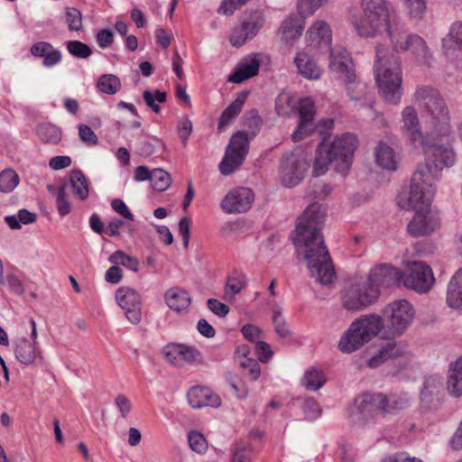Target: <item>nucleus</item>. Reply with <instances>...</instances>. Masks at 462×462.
<instances>
[{
    "label": "nucleus",
    "instance_id": "30",
    "mask_svg": "<svg viewBox=\"0 0 462 462\" xmlns=\"http://www.w3.org/2000/svg\"><path fill=\"white\" fill-rule=\"evenodd\" d=\"M164 300L167 306L175 312L187 310L191 304V296L180 287H172L166 291Z\"/></svg>",
    "mask_w": 462,
    "mask_h": 462
},
{
    "label": "nucleus",
    "instance_id": "57",
    "mask_svg": "<svg viewBox=\"0 0 462 462\" xmlns=\"http://www.w3.org/2000/svg\"><path fill=\"white\" fill-rule=\"evenodd\" d=\"M230 462H252L250 447L243 443H236L232 449Z\"/></svg>",
    "mask_w": 462,
    "mask_h": 462
},
{
    "label": "nucleus",
    "instance_id": "49",
    "mask_svg": "<svg viewBox=\"0 0 462 462\" xmlns=\"http://www.w3.org/2000/svg\"><path fill=\"white\" fill-rule=\"evenodd\" d=\"M20 178L13 169H5L0 172V191L9 193L19 184Z\"/></svg>",
    "mask_w": 462,
    "mask_h": 462
},
{
    "label": "nucleus",
    "instance_id": "6",
    "mask_svg": "<svg viewBox=\"0 0 462 462\" xmlns=\"http://www.w3.org/2000/svg\"><path fill=\"white\" fill-rule=\"evenodd\" d=\"M436 135H433L435 137ZM431 135L428 134L422 142L425 155V165L420 168L426 174L428 181L436 180L444 168L452 167L456 162V152L449 143L431 142Z\"/></svg>",
    "mask_w": 462,
    "mask_h": 462
},
{
    "label": "nucleus",
    "instance_id": "1",
    "mask_svg": "<svg viewBox=\"0 0 462 462\" xmlns=\"http://www.w3.org/2000/svg\"><path fill=\"white\" fill-rule=\"evenodd\" d=\"M325 217L320 204H310L299 217L292 239L298 254L307 262L311 277L327 285L333 282L336 273L321 234Z\"/></svg>",
    "mask_w": 462,
    "mask_h": 462
},
{
    "label": "nucleus",
    "instance_id": "22",
    "mask_svg": "<svg viewBox=\"0 0 462 462\" xmlns=\"http://www.w3.org/2000/svg\"><path fill=\"white\" fill-rule=\"evenodd\" d=\"M187 399L193 409L218 408L221 405L220 397L213 393L211 389L204 386L191 387L187 393Z\"/></svg>",
    "mask_w": 462,
    "mask_h": 462
},
{
    "label": "nucleus",
    "instance_id": "36",
    "mask_svg": "<svg viewBox=\"0 0 462 462\" xmlns=\"http://www.w3.org/2000/svg\"><path fill=\"white\" fill-rule=\"evenodd\" d=\"M402 116L403 128L409 134L411 140L414 143L417 141L421 143L425 138H423L420 131L416 109L413 106H406L402 112Z\"/></svg>",
    "mask_w": 462,
    "mask_h": 462
},
{
    "label": "nucleus",
    "instance_id": "24",
    "mask_svg": "<svg viewBox=\"0 0 462 462\" xmlns=\"http://www.w3.org/2000/svg\"><path fill=\"white\" fill-rule=\"evenodd\" d=\"M442 51L449 59H462V22L454 23L442 39Z\"/></svg>",
    "mask_w": 462,
    "mask_h": 462
},
{
    "label": "nucleus",
    "instance_id": "34",
    "mask_svg": "<svg viewBox=\"0 0 462 462\" xmlns=\"http://www.w3.org/2000/svg\"><path fill=\"white\" fill-rule=\"evenodd\" d=\"M31 53L37 58H43L42 64L45 67H52L61 60V53L59 50L47 42H39L31 47Z\"/></svg>",
    "mask_w": 462,
    "mask_h": 462
},
{
    "label": "nucleus",
    "instance_id": "11",
    "mask_svg": "<svg viewBox=\"0 0 462 462\" xmlns=\"http://www.w3.org/2000/svg\"><path fill=\"white\" fill-rule=\"evenodd\" d=\"M380 295V290L368 280L353 284L344 298V307L350 310H363L374 304Z\"/></svg>",
    "mask_w": 462,
    "mask_h": 462
},
{
    "label": "nucleus",
    "instance_id": "45",
    "mask_svg": "<svg viewBox=\"0 0 462 462\" xmlns=\"http://www.w3.org/2000/svg\"><path fill=\"white\" fill-rule=\"evenodd\" d=\"M326 383V377L322 370L312 366L309 368L302 379L303 386L309 391H317Z\"/></svg>",
    "mask_w": 462,
    "mask_h": 462
},
{
    "label": "nucleus",
    "instance_id": "9",
    "mask_svg": "<svg viewBox=\"0 0 462 462\" xmlns=\"http://www.w3.org/2000/svg\"><path fill=\"white\" fill-rule=\"evenodd\" d=\"M310 168V161L302 148H296L283 155L281 162V180L288 188L297 186Z\"/></svg>",
    "mask_w": 462,
    "mask_h": 462
},
{
    "label": "nucleus",
    "instance_id": "10",
    "mask_svg": "<svg viewBox=\"0 0 462 462\" xmlns=\"http://www.w3.org/2000/svg\"><path fill=\"white\" fill-rule=\"evenodd\" d=\"M249 150V137L245 131H237L229 141L225 156L219 163L223 175H230L244 162Z\"/></svg>",
    "mask_w": 462,
    "mask_h": 462
},
{
    "label": "nucleus",
    "instance_id": "31",
    "mask_svg": "<svg viewBox=\"0 0 462 462\" xmlns=\"http://www.w3.org/2000/svg\"><path fill=\"white\" fill-rule=\"evenodd\" d=\"M14 353L17 360L27 365L33 364L37 359H42L40 346L24 337L15 344Z\"/></svg>",
    "mask_w": 462,
    "mask_h": 462
},
{
    "label": "nucleus",
    "instance_id": "20",
    "mask_svg": "<svg viewBox=\"0 0 462 462\" xmlns=\"http://www.w3.org/2000/svg\"><path fill=\"white\" fill-rule=\"evenodd\" d=\"M367 280L378 289L381 286H400L402 282V272L390 264L382 263L370 271Z\"/></svg>",
    "mask_w": 462,
    "mask_h": 462
},
{
    "label": "nucleus",
    "instance_id": "42",
    "mask_svg": "<svg viewBox=\"0 0 462 462\" xmlns=\"http://www.w3.org/2000/svg\"><path fill=\"white\" fill-rule=\"evenodd\" d=\"M310 44L314 46L321 43L329 44L331 42V31L327 23L319 21L312 24L308 30Z\"/></svg>",
    "mask_w": 462,
    "mask_h": 462
},
{
    "label": "nucleus",
    "instance_id": "28",
    "mask_svg": "<svg viewBox=\"0 0 462 462\" xmlns=\"http://www.w3.org/2000/svg\"><path fill=\"white\" fill-rule=\"evenodd\" d=\"M165 356L173 363L178 357H182L187 363L201 362V353L193 346L173 343L168 345L164 350Z\"/></svg>",
    "mask_w": 462,
    "mask_h": 462
},
{
    "label": "nucleus",
    "instance_id": "47",
    "mask_svg": "<svg viewBox=\"0 0 462 462\" xmlns=\"http://www.w3.org/2000/svg\"><path fill=\"white\" fill-rule=\"evenodd\" d=\"M37 134L42 142L47 143H57L61 138L60 130L51 124H42L38 125Z\"/></svg>",
    "mask_w": 462,
    "mask_h": 462
},
{
    "label": "nucleus",
    "instance_id": "3",
    "mask_svg": "<svg viewBox=\"0 0 462 462\" xmlns=\"http://www.w3.org/2000/svg\"><path fill=\"white\" fill-rule=\"evenodd\" d=\"M414 101L426 116L430 134L445 137L450 133V117L446 102L438 89L430 86H419Z\"/></svg>",
    "mask_w": 462,
    "mask_h": 462
},
{
    "label": "nucleus",
    "instance_id": "15",
    "mask_svg": "<svg viewBox=\"0 0 462 462\" xmlns=\"http://www.w3.org/2000/svg\"><path fill=\"white\" fill-rule=\"evenodd\" d=\"M116 300L125 310V318L133 324L142 319V297L134 289L122 286L116 291Z\"/></svg>",
    "mask_w": 462,
    "mask_h": 462
},
{
    "label": "nucleus",
    "instance_id": "53",
    "mask_svg": "<svg viewBox=\"0 0 462 462\" xmlns=\"http://www.w3.org/2000/svg\"><path fill=\"white\" fill-rule=\"evenodd\" d=\"M108 260L110 263H113L115 264H121L134 273L138 272V260L135 257L126 254L125 252L121 250H117L114 254H112L109 256Z\"/></svg>",
    "mask_w": 462,
    "mask_h": 462
},
{
    "label": "nucleus",
    "instance_id": "41",
    "mask_svg": "<svg viewBox=\"0 0 462 462\" xmlns=\"http://www.w3.org/2000/svg\"><path fill=\"white\" fill-rule=\"evenodd\" d=\"M448 390L455 397L462 395V357L450 364Z\"/></svg>",
    "mask_w": 462,
    "mask_h": 462
},
{
    "label": "nucleus",
    "instance_id": "23",
    "mask_svg": "<svg viewBox=\"0 0 462 462\" xmlns=\"http://www.w3.org/2000/svg\"><path fill=\"white\" fill-rule=\"evenodd\" d=\"M386 32L393 51L405 52L409 51L411 37L415 33H410L403 23L393 20V23L388 24Z\"/></svg>",
    "mask_w": 462,
    "mask_h": 462
},
{
    "label": "nucleus",
    "instance_id": "26",
    "mask_svg": "<svg viewBox=\"0 0 462 462\" xmlns=\"http://www.w3.org/2000/svg\"><path fill=\"white\" fill-rule=\"evenodd\" d=\"M377 403L380 407V412L383 415L395 414L409 406V398L406 394H383L376 393Z\"/></svg>",
    "mask_w": 462,
    "mask_h": 462
},
{
    "label": "nucleus",
    "instance_id": "46",
    "mask_svg": "<svg viewBox=\"0 0 462 462\" xmlns=\"http://www.w3.org/2000/svg\"><path fill=\"white\" fill-rule=\"evenodd\" d=\"M37 215L30 212L27 209H20L17 216H6L5 222L11 229H20L21 224L29 225L36 221Z\"/></svg>",
    "mask_w": 462,
    "mask_h": 462
},
{
    "label": "nucleus",
    "instance_id": "37",
    "mask_svg": "<svg viewBox=\"0 0 462 462\" xmlns=\"http://www.w3.org/2000/svg\"><path fill=\"white\" fill-rule=\"evenodd\" d=\"M375 162L383 169L395 171L397 156L393 149L383 142H379L374 150Z\"/></svg>",
    "mask_w": 462,
    "mask_h": 462
},
{
    "label": "nucleus",
    "instance_id": "62",
    "mask_svg": "<svg viewBox=\"0 0 462 462\" xmlns=\"http://www.w3.org/2000/svg\"><path fill=\"white\" fill-rule=\"evenodd\" d=\"M177 131L179 137L181 140L183 146L185 147L188 143L189 137L192 132V123L187 118L183 117L178 121Z\"/></svg>",
    "mask_w": 462,
    "mask_h": 462
},
{
    "label": "nucleus",
    "instance_id": "59",
    "mask_svg": "<svg viewBox=\"0 0 462 462\" xmlns=\"http://www.w3.org/2000/svg\"><path fill=\"white\" fill-rule=\"evenodd\" d=\"M190 448L197 453H204L208 449V441L203 434L192 430L188 436Z\"/></svg>",
    "mask_w": 462,
    "mask_h": 462
},
{
    "label": "nucleus",
    "instance_id": "2",
    "mask_svg": "<svg viewBox=\"0 0 462 462\" xmlns=\"http://www.w3.org/2000/svg\"><path fill=\"white\" fill-rule=\"evenodd\" d=\"M358 141L355 134L345 133L336 137L333 142L321 143L317 149L313 165V176L324 174L328 165L335 163L337 171L345 174L351 167L353 154L357 148Z\"/></svg>",
    "mask_w": 462,
    "mask_h": 462
},
{
    "label": "nucleus",
    "instance_id": "33",
    "mask_svg": "<svg viewBox=\"0 0 462 462\" xmlns=\"http://www.w3.org/2000/svg\"><path fill=\"white\" fill-rule=\"evenodd\" d=\"M298 72L307 79H319L322 69L316 61L306 52H298L294 58Z\"/></svg>",
    "mask_w": 462,
    "mask_h": 462
},
{
    "label": "nucleus",
    "instance_id": "39",
    "mask_svg": "<svg viewBox=\"0 0 462 462\" xmlns=\"http://www.w3.org/2000/svg\"><path fill=\"white\" fill-rule=\"evenodd\" d=\"M447 304L451 309L462 308V269L458 270L449 282Z\"/></svg>",
    "mask_w": 462,
    "mask_h": 462
},
{
    "label": "nucleus",
    "instance_id": "4",
    "mask_svg": "<svg viewBox=\"0 0 462 462\" xmlns=\"http://www.w3.org/2000/svg\"><path fill=\"white\" fill-rule=\"evenodd\" d=\"M385 50L376 48L374 63L375 79L384 100L392 105L400 103L402 96V78L399 59L384 60Z\"/></svg>",
    "mask_w": 462,
    "mask_h": 462
},
{
    "label": "nucleus",
    "instance_id": "12",
    "mask_svg": "<svg viewBox=\"0 0 462 462\" xmlns=\"http://www.w3.org/2000/svg\"><path fill=\"white\" fill-rule=\"evenodd\" d=\"M379 414L376 393H363L354 400L350 417L355 423L361 426L374 423Z\"/></svg>",
    "mask_w": 462,
    "mask_h": 462
},
{
    "label": "nucleus",
    "instance_id": "7",
    "mask_svg": "<svg viewBox=\"0 0 462 462\" xmlns=\"http://www.w3.org/2000/svg\"><path fill=\"white\" fill-rule=\"evenodd\" d=\"M426 174L421 170L414 171L410 191L398 197V205L405 210H427L430 208L435 195V180L428 181Z\"/></svg>",
    "mask_w": 462,
    "mask_h": 462
},
{
    "label": "nucleus",
    "instance_id": "29",
    "mask_svg": "<svg viewBox=\"0 0 462 462\" xmlns=\"http://www.w3.org/2000/svg\"><path fill=\"white\" fill-rule=\"evenodd\" d=\"M365 343H368V340L359 331L358 327L352 322L349 328L342 335L338 342V349L343 353L349 354L356 351Z\"/></svg>",
    "mask_w": 462,
    "mask_h": 462
},
{
    "label": "nucleus",
    "instance_id": "58",
    "mask_svg": "<svg viewBox=\"0 0 462 462\" xmlns=\"http://www.w3.org/2000/svg\"><path fill=\"white\" fill-rule=\"evenodd\" d=\"M273 323L274 329L280 337L285 338L290 336V329L288 328L287 323L282 316V309L277 308L273 310Z\"/></svg>",
    "mask_w": 462,
    "mask_h": 462
},
{
    "label": "nucleus",
    "instance_id": "38",
    "mask_svg": "<svg viewBox=\"0 0 462 462\" xmlns=\"http://www.w3.org/2000/svg\"><path fill=\"white\" fill-rule=\"evenodd\" d=\"M409 51L420 64L430 66L433 59L432 53L422 37L414 34L409 46Z\"/></svg>",
    "mask_w": 462,
    "mask_h": 462
},
{
    "label": "nucleus",
    "instance_id": "60",
    "mask_svg": "<svg viewBox=\"0 0 462 462\" xmlns=\"http://www.w3.org/2000/svg\"><path fill=\"white\" fill-rule=\"evenodd\" d=\"M293 107L292 97L289 93H281L275 100V109L279 116H287Z\"/></svg>",
    "mask_w": 462,
    "mask_h": 462
},
{
    "label": "nucleus",
    "instance_id": "51",
    "mask_svg": "<svg viewBox=\"0 0 462 462\" xmlns=\"http://www.w3.org/2000/svg\"><path fill=\"white\" fill-rule=\"evenodd\" d=\"M245 285L246 279L244 274L229 277L225 287V299L231 300L238 294Z\"/></svg>",
    "mask_w": 462,
    "mask_h": 462
},
{
    "label": "nucleus",
    "instance_id": "48",
    "mask_svg": "<svg viewBox=\"0 0 462 462\" xmlns=\"http://www.w3.org/2000/svg\"><path fill=\"white\" fill-rule=\"evenodd\" d=\"M171 183V178L170 173L162 168H156L152 170L151 185L152 188L159 192L165 191Z\"/></svg>",
    "mask_w": 462,
    "mask_h": 462
},
{
    "label": "nucleus",
    "instance_id": "8",
    "mask_svg": "<svg viewBox=\"0 0 462 462\" xmlns=\"http://www.w3.org/2000/svg\"><path fill=\"white\" fill-rule=\"evenodd\" d=\"M415 310L406 300H397L389 303L383 310L386 331L390 337L402 335L410 327Z\"/></svg>",
    "mask_w": 462,
    "mask_h": 462
},
{
    "label": "nucleus",
    "instance_id": "63",
    "mask_svg": "<svg viewBox=\"0 0 462 462\" xmlns=\"http://www.w3.org/2000/svg\"><path fill=\"white\" fill-rule=\"evenodd\" d=\"M302 408L306 418L309 420H315L321 413V409L319 403L313 398L305 399L302 404Z\"/></svg>",
    "mask_w": 462,
    "mask_h": 462
},
{
    "label": "nucleus",
    "instance_id": "14",
    "mask_svg": "<svg viewBox=\"0 0 462 462\" xmlns=\"http://www.w3.org/2000/svg\"><path fill=\"white\" fill-rule=\"evenodd\" d=\"M329 69L344 83H353L356 79V66L352 57L343 46H335L330 50Z\"/></svg>",
    "mask_w": 462,
    "mask_h": 462
},
{
    "label": "nucleus",
    "instance_id": "21",
    "mask_svg": "<svg viewBox=\"0 0 462 462\" xmlns=\"http://www.w3.org/2000/svg\"><path fill=\"white\" fill-rule=\"evenodd\" d=\"M359 331H361L368 342L374 337L382 335L383 337L388 336L383 317L375 314L364 315L353 321Z\"/></svg>",
    "mask_w": 462,
    "mask_h": 462
},
{
    "label": "nucleus",
    "instance_id": "25",
    "mask_svg": "<svg viewBox=\"0 0 462 462\" xmlns=\"http://www.w3.org/2000/svg\"><path fill=\"white\" fill-rule=\"evenodd\" d=\"M345 84L347 96L355 103V106L359 108L374 107L375 103L374 96L365 82L355 80L353 83Z\"/></svg>",
    "mask_w": 462,
    "mask_h": 462
},
{
    "label": "nucleus",
    "instance_id": "54",
    "mask_svg": "<svg viewBox=\"0 0 462 462\" xmlns=\"http://www.w3.org/2000/svg\"><path fill=\"white\" fill-rule=\"evenodd\" d=\"M65 18L69 31L79 32L83 29L82 15L75 7L65 8Z\"/></svg>",
    "mask_w": 462,
    "mask_h": 462
},
{
    "label": "nucleus",
    "instance_id": "43",
    "mask_svg": "<svg viewBox=\"0 0 462 462\" xmlns=\"http://www.w3.org/2000/svg\"><path fill=\"white\" fill-rule=\"evenodd\" d=\"M70 186L74 195L80 200L88 197V185L84 173L80 170H73L69 173Z\"/></svg>",
    "mask_w": 462,
    "mask_h": 462
},
{
    "label": "nucleus",
    "instance_id": "40",
    "mask_svg": "<svg viewBox=\"0 0 462 462\" xmlns=\"http://www.w3.org/2000/svg\"><path fill=\"white\" fill-rule=\"evenodd\" d=\"M246 93H240L238 97L233 101L221 114L218 124L217 130L219 132L224 131L225 127L229 125L235 117H236L241 112L243 106L246 99Z\"/></svg>",
    "mask_w": 462,
    "mask_h": 462
},
{
    "label": "nucleus",
    "instance_id": "18",
    "mask_svg": "<svg viewBox=\"0 0 462 462\" xmlns=\"http://www.w3.org/2000/svg\"><path fill=\"white\" fill-rule=\"evenodd\" d=\"M300 123L291 134L293 142H299L308 136L313 130V119L316 115L315 104L312 98L304 97L299 101Z\"/></svg>",
    "mask_w": 462,
    "mask_h": 462
},
{
    "label": "nucleus",
    "instance_id": "13",
    "mask_svg": "<svg viewBox=\"0 0 462 462\" xmlns=\"http://www.w3.org/2000/svg\"><path fill=\"white\" fill-rule=\"evenodd\" d=\"M434 282L431 268L422 262H412L407 273H402V284L419 292H427Z\"/></svg>",
    "mask_w": 462,
    "mask_h": 462
},
{
    "label": "nucleus",
    "instance_id": "50",
    "mask_svg": "<svg viewBox=\"0 0 462 462\" xmlns=\"http://www.w3.org/2000/svg\"><path fill=\"white\" fill-rule=\"evenodd\" d=\"M411 19L420 21L427 10L426 0H402Z\"/></svg>",
    "mask_w": 462,
    "mask_h": 462
},
{
    "label": "nucleus",
    "instance_id": "56",
    "mask_svg": "<svg viewBox=\"0 0 462 462\" xmlns=\"http://www.w3.org/2000/svg\"><path fill=\"white\" fill-rule=\"evenodd\" d=\"M66 188V184H62L59 187L57 192L56 205L58 213L60 217H65L71 211V203L69 200Z\"/></svg>",
    "mask_w": 462,
    "mask_h": 462
},
{
    "label": "nucleus",
    "instance_id": "55",
    "mask_svg": "<svg viewBox=\"0 0 462 462\" xmlns=\"http://www.w3.org/2000/svg\"><path fill=\"white\" fill-rule=\"evenodd\" d=\"M66 46L69 53L79 59H87L92 54L91 48L79 41H68Z\"/></svg>",
    "mask_w": 462,
    "mask_h": 462
},
{
    "label": "nucleus",
    "instance_id": "17",
    "mask_svg": "<svg viewBox=\"0 0 462 462\" xmlns=\"http://www.w3.org/2000/svg\"><path fill=\"white\" fill-rule=\"evenodd\" d=\"M254 199L252 189L241 187L226 195L221 202V208L227 214L243 213L251 208Z\"/></svg>",
    "mask_w": 462,
    "mask_h": 462
},
{
    "label": "nucleus",
    "instance_id": "27",
    "mask_svg": "<svg viewBox=\"0 0 462 462\" xmlns=\"http://www.w3.org/2000/svg\"><path fill=\"white\" fill-rule=\"evenodd\" d=\"M407 354V347L404 345L396 342H388L379 349L376 355L370 358L368 365L370 367H377L386 360L404 357Z\"/></svg>",
    "mask_w": 462,
    "mask_h": 462
},
{
    "label": "nucleus",
    "instance_id": "52",
    "mask_svg": "<svg viewBox=\"0 0 462 462\" xmlns=\"http://www.w3.org/2000/svg\"><path fill=\"white\" fill-rule=\"evenodd\" d=\"M97 86L101 92L113 95L120 89L121 83L116 76L106 74L99 78Z\"/></svg>",
    "mask_w": 462,
    "mask_h": 462
},
{
    "label": "nucleus",
    "instance_id": "32",
    "mask_svg": "<svg viewBox=\"0 0 462 462\" xmlns=\"http://www.w3.org/2000/svg\"><path fill=\"white\" fill-rule=\"evenodd\" d=\"M304 20L298 14H291L282 23L280 28L282 39L292 44L300 37L304 29Z\"/></svg>",
    "mask_w": 462,
    "mask_h": 462
},
{
    "label": "nucleus",
    "instance_id": "64",
    "mask_svg": "<svg viewBox=\"0 0 462 462\" xmlns=\"http://www.w3.org/2000/svg\"><path fill=\"white\" fill-rule=\"evenodd\" d=\"M79 136L80 140L88 145H97L98 138L94 131L87 125H79Z\"/></svg>",
    "mask_w": 462,
    "mask_h": 462
},
{
    "label": "nucleus",
    "instance_id": "16",
    "mask_svg": "<svg viewBox=\"0 0 462 462\" xmlns=\"http://www.w3.org/2000/svg\"><path fill=\"white\" fill-rule=\"evenodd\" d=\"M264 23L263 15L255 12L241 24L236 25L230 32L229 41L235 47L242 46L246 40L254 38Z\"/></svg>",
    "mask_w": 462,
    "mask_h": 462
},
{
    "label": "nucleus",
    "instance_id": "5",
    "mask_svg": "<svg viewBox=\"0 0 462 462\" xmlns=\"http://www.w3.org/2000/svg\"><path fill=\"white\" fill-rule=\"evenodd\" d=\"M386 0H361L362 17H353L351 23L360 37H374L393 23Z\"/></svg>",
    "mask_w": 462,
    "mask_h": 462
},
{
    "label": "nucleus",
    "instance_id": "35",
    "mask_svg": "<svg viewBox=\"0 0 462 462\" xmlns=\"http://www.w3.org/2000/svg\"><path fill=\"white\" fill-rule=\"evenodd\" d=\"M260 60L256 57H250L243 60L235 71L229 75L228 81L241 83L244 80L258 74Z\"/></svg>",
    "mask_w": 462,
    "mask_h": 462
},
{
    "label": "nucleus",
    "instance_id": "61",
    "mask_svg": "<svg viewBox=\"0 0 462 462\" xmlns=\"http://www.w3.org/2000/svg\"><path fill=\"white\" fill-rule=\"evenodd\" d=\"M240 365L245 370V374L249 380L255 381L260 376V365L256 360L245 356V359L240 362Z\"/></svg>",
    "mask_w": 462,
    "mask_h": 462
},
{
    "label": "nucleus",
    "instance_id": "19",
    "mask_svg": "<svg viewBox=\"0 0 462 462\" xmlns=\"http://www.w3.org/2000/svg\"><path fill=\"white\" fill-rule=\"evenodd\" d=\"M414 211L415 215L407 226L411 236L414 237L428 236L439 226V217L431 212L430 208Z\"/></svg>",
    "mask_w": 462,
    "mask_h": 462
},
{
    "label": "nucleus",
    "instance_id": "44",
    "mask_svg": "<svg viewBox=\"0 0 462 462\" xmlns=\"http://www.w3.org/2000/svg\"><path fill=\"white\" fill-rule=\"evenodd\" d=\"M440 392V382L436 378H428L424 382L423 388L420 393V399L426 404H433L435 401L439 402Z\"/></svg>",
    "mask_w": 462,
    "mask_h": 462
}]
</instances>
